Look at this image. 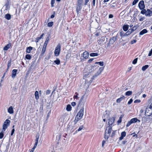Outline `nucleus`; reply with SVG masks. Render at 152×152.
Here are the masks:
<instances>
[{"label": "nucleus", "mask_w": 152, "mask_h": 152, "mask_svg": "<svg viewBox=\"0 0 152 152\" xmlns=\"http://www.w3.org/2000/svg\"><path fill=\"white\" fill-rule=\"evenodd\" d=\"M84 108H82L80 110L79 112L78 113L77 115H76L75 121L76 123L82 118L84 115Z\"/></svg>", "instance_id": "f257e3e1"}, {"label": "nucleus", "mask_w": 152, "mask_h": 152, "mask_svg": "<svg viewBox=\"0 0 152 152\" xmlns=\"http://www.w3.org/2000/svg\"><path fill=\"white\" fill-rule=\"evenodd\" d=\"M112 130L111 126H109L106 128L104 138L107 139L110 136Z\"/></svg>", "instance_id": "f03ea898"}, {"label": "nucleus", "mask_w": 152, "mask_h": 152, "mask_svg": "<svg viewBox=\"0 0 152 152\" xmlns=\"http://www.w3.org/2000/svg\"><path fill=\"white\" fill-rule=\"evenodd\" d=\"M104 68L103 67H101L99 68L98 71L93 76V78H92V80L90 81V82L91 83L93 81V80L94 79V78L96 77L97 76L99 75L102 72V71L103 70Z\"/></svg>", "instance_id": "7ed1b4c3"}, {"label": "nucleus", "mask_w": 152, "mask_h": 152, "mask_svg": "<svg viewBox=\"0 0 152 152\" xmlns=\"http://www.w3.org/2000/svg\"><path fill=\"white\" fill-rule=\"evenodd\" d=\"M61 51V45L60 44H58L55 48L54 54L55 56H57L60 54Z\"/></svg>", "instance_id": "20e7f679"}, {"label": "nucleus", "mask_w": 152, "mask_h": 152, "mask_svg": "<svg viewBox=\"0 0 152 152\" xmlns=\"http://www.w3.org/2000/svg\"><path fill=\"white\" fill-rule=\"evenodd\" d=\"M138 7L141 10L144 9L145 6L144 4V1L143 0L140 1L138 4Z\"/></svg>", "instance_id": "39448f33"}, {"label": "nucleus", "mask_w": 152, "mask_h": 152, "mask_svg": "<svg viewBox=\"0 0 152 152\" xmlns=\"http://www.w3.org/2000/svg\"><path fill=\"white\" fill-rule=\"evenodd\" d=\"M145 15L147 16H151L152 15V7L150 9H147Z\"/></svg>", "instance_id": "423d86ee"}, {"label": "nucleus", "mask_w": 152, "mask_h": 152, "mask_svg": "<svg viewBox=\"0 0 152 152\" xmlns=\"http://www.w3.org/2000/svg\"><path fill=\"white\" fill-rule=\"evenodd\" d=\"M67 115V114L66 113H65L62 115L61 118V121L64 122L65 121H66V120Z\"/></svg>", "instance_id": "0eeeda50"}, {"label": "nucleus", "mask_w": 152, "mask_h": 152, "mask_svg": "<svg viewBox=\"0 0 152 152\" xmlns=\"http://www.w3.org/2000/svg\"><path fill=\"white\" fill-rule=\"evenodd\" d=\"M89 53L87 51H85L84 52L83 54V56L84 58L85 59H87L89 57Z\"/></svg>", "instance_id": "6e6552de"}, {"label": "nucleus", "mask_w": 152, "mask_h": 152, "mask_svg": "<svg viewBox=\"0 0 152 152\" xmlns=\"http://www.w3.org/2000/svg\"><path fill=\"white\" fill-rule=\"evenodd\" d=\"M117 38L116 37H113L111 39H110L109 43L111 44H113L115 41L116 40Z\"/></svg>", "instance_id": "1a4fd4ad"}, {"label": "nucleus", "mask_w": 152, "mask_h": 152, "mask_svg": "<svg viewBox=\"0 0 152 152\" xmlns=\"http://www.w3.org/2000/svg\"><path fill=\"white\" fill-rule=\"evenodd\" d=\"M115 120V118L113 117L110 118L109 120V124L110 125H112L114 123Z\"/></svg>", "instance_id": "9d476101"}, {"label": "nucleus", "mask_w": 152, "mask_h": 152, "mask_svg": "<svg viewBox=\"0 0 152 152\" xmlns=\"http://www.w3.org/2000/svg\"><path fill=\"white\" fill-rule=\"evenodd\" d=\"M17 70L16 69H13L12 70V78H14L16 75Z\"/></svg>", "instance_id": "9b49d317"}, {"label": "nucleus", "mask_w": 152, "mask_h": 152, "mask_svg": "<svg viewBox=\"0 0 152 152\" xmlns=\"http://www.w3.org/2000/svg\"><path fill=\"white\" fill-rule=\"evenodd\" d=\"M12 44L11 43H9L5 46L3 48L4 50H8L11 46Z\"/></svg>", "instance_id": "f8f14e48"}, {"label": "nucleus", "mask_w": 152, "mask_h": 152, "mask_svg": "<svg viewBox=\"0 0 152 152\" xmlns=\"http://www.w3.org/2000/svg\"><path fill=\"white\" fill-rule=\"evenodd\" d=\"M125 98L124 96H123L120 98H118L116 100V102L118 103H120L122 100H124Z\"/></svg>", "instance_id": "ddd939ff"}, {"label": "nucleus", "mask_w": 152, "mask_h": 152, "mask_svg": "<svg viewBox=\"0 0 152 152\" xmlns=\"http://www.w3.org/2000/svg\"><path fill=\"white\" fill-rule=\"evenodd\" d=\"M8 112L10 114H13L14 113V111L12 106H10L9 107L8 110Z\"/></svg>", "instance_id": "4468645a"}, {"label": "nucleus", "mask_w": 152, "mask_h": 152, "mask_svg": "<svg viewBox=\"0 0 152 152\" xmlns=\"http://www.w3.org/2000/svg\"><path fill=\"white\" fill-rule=\"evenodd\" d=\"M131 121L132 123H136L137 121H138L139 122H140V121L138 119L136 118H133L131 120Z\"/></svg>", "instance_id": "2eb2a0df"}, {"label": "nucleus", "mask_w": 152, "mask_h": 152, "mask_svg": "<svg viewBox=\"0 0 152 152\" xmlns=\"http://www.w3.org/2000/svg\"><path fill=\"white\" fill-rule=\"evenodd\" d=\"M147 32H148L147 30L146 29H143V30H142V31H141L140 32L139 34L140 35H142L143 34L147 33Z\"/></svg>", "instance_id": "dca6fc26"}, {"label": "nucleus", "mask_w": 152, "mask_h": 152, "mask_svg": "<svg viewBox=\"0 0 152 152\" xmlns=\"http://www.w3.org/2000/svg\"><path fill=\"white\" fill-rule=\"evenodd\" d=\"M134 31V30L132 29H129L127 32L125 33L126 36L130 34Z\"/></svg>", "instance_id": "f3484780"}, {"label": "nucleus", "mask_w": 152, "mask_h": 152, "mask_svg": "<svg viewBox=\"0 0 152 152\" xmlns=\"http://www.w3.org/2000/svg\"><path fill=\"white\" fill-rule=\"evenodd\" d=\"M4 18L7 20H9L11 18V15L9 14H7L5 15Z\"/></svg>", "instance_id": "a211bd4d"}, {"label": "nucleus", "mask_w": 152, "mask_h": 152, "mask_svg": "<svg viewBox=\"0 0 152 152\" xmlns=\"http://www.w3.org/2000/svg\"><path fill=\"white\" fill-rule=\"evenodd\" d=\"M129 26L128 25L126 24L124 25L123 27V30L124 31H126L129 28Z\"/></svg>", "instance_id": "6ab92c4d"}, {"label": "nucleus", "mask_w": 152, "mask_h": 152, "mask_svg": "<svg viewBox=\"0 0 152 152\" xmlns=\"http://www.w3.org/2000/svg\"><path fill=\"white\" fill-rule=\"evenodd\" d=\"M119 34L121 37L126 36V35L125 34V33L122 30L119 31Z\"/></svg>", "instance_id": "aec40b11"}, {"label": "nucleus", "mask_w": 152, "mask_h": 152, "mask_svg": "<svg viewBox=\"0 0 152 152\" xmlns=\"http://www.w3.org/2000/svg\"><path fill=\"white\" fill-rule=\"evenodd\" d=\"M35 99L37 100H38L39 98V92L38 91H36L35 92Z\"/></svg>", "instance_id": "412c9836"}, {"label": "nucleus", "mask_w": 152, "mask_h": 152, "mask_svg": "<svg viewBox=\"0 0 152 152\" xmlns=\"http://www.w3.org/2000/svg\"><path fill=\"white\" fill-rule=\"evenodd\" d=\"M32 49V48L31 47H29L27 48L26 50V52L28 53H30L31 50Z\"/></svg>", "instance_id": "4be33fe9"}, {"label": "nucleus", "mask_w": 152, "mask_h": 152, "mask_svg": "<svg viewBox=\"0 0 152 152\" xmlns=\"http://www.w3.org/2000/svg\"><path fill=\"white\" fill-rule=\"evenodd\" d=\"M10 122V120L7 119L4 121V124L5 125H8V126L9 125V124Z\"/></svg>", "instance_id": "5701e85b"}, {"label": "nucleus", "mask_w": 152, "mask_h": 152, "mask_svg": "<svg viewBox=\"0 0 152 152\" xmlns=\"http://www.w3.org/2000/svg\"><path fill=\"white\" fill-rule=\"evenodd\" d=\"M72 123L69 124L67 126V129H68L72 130L73 129L74 127L72 126Z\"/></svg>", "instance_id": "b1692460"}, {"label": "nucleus", "mask_w": 152, "mask_h": 152, "mask_svg": "<svg viewBox=\"0 0 152 152\" xmlns=\"http://www.w3.org/2000/svg\"><path fill=\"white\" fill-rule=\"evenodd\" d=\"M99 54L97 53H92L90 54V56L91 57L97 56Z\"/></svg>", "instance_id": "393cba45"}, {"label": "nucleus", "mask_w": 152, "mask_h": 152, "mask_svg": "<svg viewBox=\"0 0 152 152\" xmlns=\"http://www.w3.org/2000/svg\"><path fill=\"white\" fill-rule=\"evenodd\" d=\"M148 67L149 66L148 65H145L142 67V69L143 71H145Z\"/></svg>", "instance_id": "a878e982"}, {"label": "nucleus", "mask_w": 152, "mask_h": 152, "mask_svg": "<svg viewBox=\"0 0 152 152\" xmlns=\"http://www.w3.org/2000/svg\"><path fill=\"white\" fill-rule=\"evenodd\" d=\"M132 94V91H128L125 93L126 96H129Z\"/></svg>", "instance_id": "bb28decb"}, {"label": "nucleus", "mask_w": 152, "mask_h": 152, "mask_svg": "<svg viewBox=\"0 0 152 152\" xmlns=\"http://www.w3.org/2000/svg\"><path fill=\"white\" fill-rule=\"evenodd\" d=\"M54 62L56 64L58 65L60 64V61L59 59L57 58L56 60L54 61Z\"/></svg>", "instance_id": "cd10ccee"}, {"label": "nucleus", "mask_w": 152, "mask_h": 152, "mask_svg": "<svg viewBox=\"0 0 152 152\" xmlns=\"http://www.w3.org/2000/svg\"><path fill=\"white\" fill-rule=\"evenodd\" d=\"M72 107L70 105L68 104L66 107V110L67 111H70L71 110Z\"/></svg>", "instance_id": "c85d7f7f"}, {"label": "nucleus", "mask_w": 152, "mask_h": 152, "mask_svg": "<svg viewBox=\"0 0 152 152\" xmlns=\"http://www.w3.org/2000/svg\"><path fill=\"white\" fill-rule=\"evenodd\" d=\"M49 37H48L46 38L44 44L47 45L49 41Z\"/></svg>", "instance_id": "c756f323"}, {"label": "nucleus", "mask_w": 152, "mask_h": 152, "mask_svg": "<svg viewBox=\"0 0 152 152\" xmlns=\"http://www.w3.org/2000/svg\"><path fill=\"white\" fill-rule=\"evenodd\" d=\"M28 60H30L31 59V56L30 55V54H27L26 56L25 57Z\"/></svg>", "instance_id": "7c9ffc66"}, {"label": "nucleus", "mask_w": 152, "mask_h": 152, "mask_svg": "<svg viewBox=\"0 0 152 152\" xmlns=\"http://www.w3.org/2000/svg\"><path fill=\"white\" fill-rule=\"evenodd\" d=\"M95 64H99L101 66H102L104 65V62L103 61H100L99 62H96Z\"/></svg>", "instance_id": "2f4dec72"}, {"label": "nucleus", "mask_w": 152, "mask_h": 152, "mask_svg": "<svg viewBox=\"0 0 152 152\" xmlns=\"http://www.w3.org/2000/svg\"><path fill=\"white\" fill-rule=\"evenodd\" d=\"M82 9V7H81V5L78 6V4L77 5V7L76 10L77 12H78L79 11L81 10Z\"/></svg>", "instance_id": "473e14b6"}, {"label": "nucleus", "mask_w": 152, "mask_h": 152, "mask_svg": "<svg viewBox=\"0 0 152 152\" xmlns=\"http://www.w3.org/2000/svg\"><path fill=\"white\" fill-rule=\"evenodd\" d=\"M75 94H76V95H74L73 96V98L75 100V99L77 100V99L78 98V97L77 96L78 93H77V92H76L75 93Z\"/></svg>", "instance_id": "72a5a7b5"}, {"label": "nucleus", "mask_w": 152, "mask_h": 152, "mask_svg": "<svg viewBox=\"0 0 152 152\" xmlns=\"http://www.w3.org/2000/svg\"><path fill=\"white\" fill-rule=\"evenodd\" d=\"M83 0H77L78 6L81 5L83 2Z\"/></svg>", "instance_id": "f704fd0d"}, {"label": "nucleus", "mask_w": 152, "mask_h": 152, "mask_svg": "<svg viewBox=\"0 0 152 152\" xmlns=\"http://www.w3.org/2000/svg\"><path fill=\"white\" fill-rule=\"evenodd\" d=\"M8 126V125H5L3 124V129L4 131H5L6 129L7 128Z\"/></svg>", "instance_id": "c9c22d12"}, {"label": "nucleus", "mask_w": 152, "mask_h": 152, "mask_svg": "<svg viewBox=\"0 0 152 152\" xmlns=\"http://www.w3.org/2000/svg\"><path fill=\"white\" fill-rule=\"evenodd\" d=\"M53 25V22L51 21L49 22L48 24V26L49 27H51Z\"/></svg>", "instance_id": "e433bc0d"}, {"label": "nucleus", "mask_w": 152, "mask_h": 152, "mask_svg": "<svg viewBox=\"0 0 152 152\" xmlns=\"http://www.w3.org/2000/svg\"><path fill=\"white\" fill-rule=\"evenodd\" d=\"M11 61H9L8 62V64H7V70H8L9 68V67H10L11 66Z\"/></svg>", "instance_id": "4c0bfd02"}, {"label": "nucleus", "mask_w": 152, "mask_h": 152, "mask_svg": "<svg viewBox=\"0 0 152 152\" xmlns=\"http://www.w3.org/2000/svg\"><path fill=\"white\" fill-rule=\"evenodd\" d=\"M145 19V17L140 16V18L139 19L140 21H142Z\"/></svg>", "instance_id": "58836bf2"}, {"label": "nucleus", "mask_w": 152, "mask_h": 152, "mask_svg": "<svg viewBox=\"0 0 152 152\" xmlns=\"http://www.w3.org/2000/svg\"><path fill=\"white\" fill-rule=\"evenodd\" d=\"M55 0H51V7H53L54 6V4L55 3Z\"/></svg>", "instance_id": "ea45409f"}, {"label": "nucleus", "mask_w": 152, "mask_h": 152, "mask_svg": "<svg viewBox=\"0 0 152 152\" xmlns=\"http://www.w3.org/2000/svg\"><path fill=\"white\" fill-rule=\"evenodd\" d=\"M142 10L141 12V13L143 15L146 14V10L145 9H144Z\"/></svg>", "instance_id": "a19ab883"}, {"label": "nucleus", "mask_w": 152, "mask_h": 152, "mask_svg": "<svg viewBox=\"0 0 152 152\" xmlns=\"http://www.w3.org/2000/svg\"><path fill=\"white\" fill-rule=\"evenodd\" d=\"M126 132L124 131L121 132V135L124 137L126 136Z\"/></svg>", "instance_id": "79ce46f5"}, {"label": "nucleus", "mask_w": 152, "mask_h": 152, "mask_svg": "<svg viewBox=\"0 0 152 152\" xmlns=\"http://www.w3.org/2000/svg\"><path fill=\"white\" fill-rule=\"evenodd\" d=\"M132 124L131 121H129L126 125V127H129Z\"/></svg>", "instance_id": "37998d69"}, {"label": "nucleus", "mask_w": 152, "mask_h": 152, "mask_svg": "<svg viewBox=\"0 0 152 152\" xmlns=\"http://www.w3.org/2000/svg\"><path fill=\"white\" fill-rule=\"evenodd\" d=\"M137 58H136L132 62V64H136L137 63Z\"/></svg>", "instance_id": "c03bdc74"}, {"label": "nucleus", "mask_w": 152, "mask_h": 152, "mask_svg": "<svg viewBox=\"0 0 152 152\" xmlns=\"http://www.w3.org/2000/svg\"><path fill=\"white\" fill-rule=\"evenodd\" d=\"M122 117H121V116L119 118V120L117 121V122H118V124H120L121 123V122L122 121Z\"/></svg>", "instance_id": "a18cd8bd"}, {"label": "nucleus", "mask_w": 152, "mask_h": 152, "mask_svg": "<svg viewBox=\"0 0 152 152\" xmlns=\"http://www.w3.org/2000/svg\"><path fill=\"white\" fill-rule=\"evenodd\" d=\"M139 0H134L132 3V5H134L137 3Z\"/></svg>", "instance_id": "49530a36"}, {"label": "nucleus", "mask_w": 152, "mask_h": 152, "mask_svg": "<svg viewBox=\"0 0 152 152\" xmlns=\"http://www.w3.org/2000/svg\"><path fill=\"white\" fill-rule=\"evenodd\" d=\"M46 49H45V48H42V51L41 52V53L43 55L44 54V53Z\"/></svg>", "instance_id": "de8ad7c7"}, {"label": "nucleus", "mask_w": 152, "mask_h": 152, "mask_svg": "<svg viewBox=\"0 0 152 152\" xmlns=\"http://www.w3.org/2000/svg\"><path fill=\"white\" fill-rule=\"evenodd\" d=\"M137 42V40L135 39H133L131 41V44L132 45L135 43Z\"/></svg>", "instance_id": "09e8293b"}, {"label": "nucleus", "mask_w": 152, "mask_h": 152, "mask_svg": "<svg viewBox=\"0 0 152 152\" xmlns=\"http://www.w3.org/2000/svg\"><path fill=\"white\" fill-rule=\"evenodd\" d=\"M83 128V126H81L80 127H79V129L77 130L78 131H79L82 129Z\"/></svg>", "instance_id": "8fccbe9b"}, {"label": "nucleus", "mask_w": 152, "mask_h": 152, "mask_svg": "<svg viewBox=\"0 0 152 152\" xmlns=\"http://www.w3.org/2000/svg\"><path fill=\"white\" fill-rule=\"evenodd\" d=\"M94 58H91L88 60V63H90L94 60Z\"/></svg>", "instance_id": "3c124183"}, {"label": "nucleus", "mask_w": 152, "mask_h": 152, "mask_svg": "<svg viewBox=\"0 0 152 152\" xmlns=\"http://www.w3.org/2000/svg\"><path fill=\"white\" fill-rule=\"evenodd\" d=\"M133 102V100L132 99H130L129 101L128 102V104H130L132 103Z\"/></svg>", "instance_id": "603ef678"}, {"label": "nucleus", "mask_w": 152, "mask_h": 152, "mask_svg": "<svg viewBox=\"0 0 152 152\" xmlns=\"http://www.w3.org/2000/svg\"><path fill=\"white\" fill-rule=\"evenodd\" d=\"M84 95H83L82 96L81 99H80V100L79 101V103H80L82 102V101L83 99V98H84Z\"/></svg>", "instance_id": "864d4df0"}, {"label": "nucleus", "mask_w": 152, "mask_h": 152, "mask_svg": "<svg viewBox=\"0 0 152 152\" xmlns=\"http://www.w3.org/2000/svg\"><path fill=\"white\" fill-rule=\"evenodd\" d=\"M4 136V134L3 133L1 132L0 133V139H2Z\"/></svg>", "instance_id": "5fc2aeb1"}, {"label": "nucleus", "mask_w": 152, "mask_h": 152, "mask_svg": "<svg viewBox=\"0 0 152 152\" xmlns=\"http://www.w3.org/2000/svg\"><path fill=\"white\" fill-rule=\"evenodd\" d=\"M152 54V48L151 49V50L149 52V53L148 54V56H151Z\"/></svg>", "instance_id": "6e6d98bb"}, {"label": "nucleus", "mask_w": 152, "mask_h": 152, "mask_svg": "<svg viewBox=\"0 0 152 152\" xmlns=\"http://www.w3.org/2000/svg\"><path fill=\"white\" fill-rule=\"evenodd\" d=\"M41 39V38H40V37H37V38H36V42H38Z\"/></svg>", "instance_id": "4d7b16f0"}, {"label": "nucleus", "mask_w": 152, "mask_h": 152, "mask_svg": "<svg viewBox=\"0 0 152 152\" xmlns=\"http://www.w3.org/2000/svg\"><path fill=\"white\" fill-rule=\"evenodd\" d=\"M39 139V136H36V139H35V142H38V140Z\"/></svg>", "instance_id": "13d9d810"}, {"label": "nucleus", "mask_w": 152, "mask_h": 152, "mask_svg": "<svg viewBox=\"0 0 152 152\" xmlns=\"http://www.w3.org/2000/svg\"><path fill=\"white\" fill-rule=\"evenodd\" d=\"M38 143V142H35V144L34 145V146L33 147V148H34L35 149V148H36V147L37 146Z\"/></svg>", "instance_id": "bf43d9fd"}, {"label": "nucleus", "mask_w": 152, "mask_h": 152, "mask_svg": "<svg viewBox=\"0 0 152 152\" xmlns=\"http://www.w3.org/2000/svg\"><path fill=\"white\" fill-rule=\"evenodd\" d=\"M38 143V142H35V144L34 145V146L33 147V148H34L35 149V148H36V147L37 146Z\"/></svg>", "instance_id": "052dcab7"}, {"label": "nucleus", "mask_w": 152, "mask_h": 152, "mask_svg": "<svg viewBox=\"0 0 152 152\" xmlns=\"http://www.w3.org/2000/svg\"><path fill=\"white\" fill-rule=\"evenodd\" d=\"M50 93V91L49 90H47L46 91V94L48 95Z\"/></svg>", "instance_id": "680f3d73"}, {"label": "nucleus", "mask_w": 152, "mask_h": 152, "mask_svg": "<svg viewBox=\"0 0 152 152\" xmlns=\"http://www.w3.org/2000/svg\"><path fill=\"white\" fill-rule=\"evenodd\" d=\"M88 75H89V74H86L84 75L83 76V78H85L87 77H88Z\"/></svg>", "instance_id": "e2e57ef3"}, {"label": "nucleus", "mask_w": 152, "mask_h": 152, "mask_svg": "<svg viewBox=\"0 0 152 152\" xmlns=\"http://www.w3.org/2000/svg\"><path fill=\"white\" fill-rule=\"evenodd\" d=\"M15 130L14 129H13L12 131V132H11V135L12 136L13 135L14 132H15Z\"/></svg>", "instance_id": "0e129e2a"}, {"label": "nucleus", "mask_w": 152, "mask_h": 152, "mask_svg": "<svg viewBox=\"0 0 152 152\" xmlns=\"http://www.w3.org/2000/svg\"><path fill=\"white\" fill-rule=\"evenodd\" d=\"M89 0H85V2L84 5H86L87 4V3L89 2Z\"/></svg>", "instance_id": "69168bd1"}, {"label": "nucleus", "mask_w": 152, "mask_h": 152, "mask_svg": "<svg viewBox=\"0 0 152 152\" xmlns=\"http://www.w3.org/2000/svg\"><path fill=\"white\" fill-rule=\"evenodd\" d=\"M71 104L73 106H74L76 105V103L75 102H73L71 103Z\"/></svg>", "instance_id": "338daca9"}, {"label": "nucleus", "mask_w": 152, "mask_h": 152, "mask_svg": "<svg viewBox=\"0 0 152 152\" xmlns=\"http://www.w3.org/2000/svg\"><path fill=\"white\" fill-rule=\"evenodd\" d=\"M106 142V141L104 140H103L102 141V147H103L104 146V144H105V143Z\"/></svg>", "instance_id": "774afa93"}]
</instances>
